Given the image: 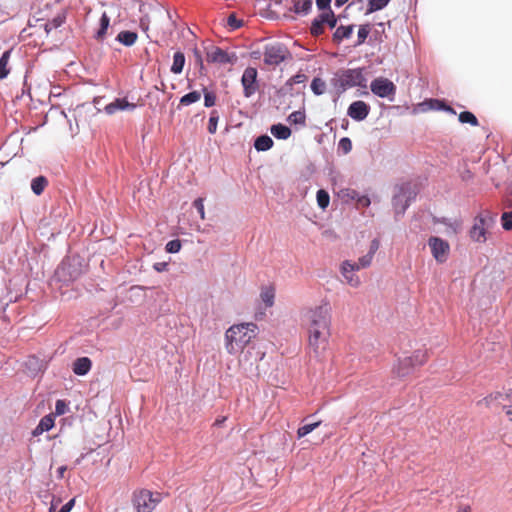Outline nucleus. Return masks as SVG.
<instances>
[{"label": "nucleus", "instance_id": "0eeeda50", "mask_svg": "<svg viewBox=\"0 0 512 512\" xmlns=\"http://www.w3.org/2000/svg\"><path fill=\"white\" fill-rule=\"evenodd\" d=\"M373 257L374 256L367 253L360 257L358 262H353L350 260H345L342 262L341 274L351 287H358L361 283L360 278L355 274V271H358L361 268L369 267L371 265Z\"/></svg>", "mask_w": 512, "mask_h": 512}, {"label": "nucleus", "instance_id": "5701e85b", "mask_svg": "<svg viewBox=\"0 0 512 512\" xmlns=\"http://www.w3.org/2000/svg\"><path fill=\"white\" fill-rule=\"evenodd\" d=\"M270 132L275 138L286 140L291 135V128L285 124L277 123L270 127Z\"/></svg>", "mask_w": 512, "mask_h": 512}, {"label": "nucleus", "instance_id": "c85d7f7f", "mask_svg": "<svg viewBox=\"0 0 512 512\" xmlns=\"http://www.w3.org/2000/svg\"><path fill=\"white\" fill-rule=\"evenodd\" d=\"M109 25H110V17L107 15L106 12H103L100 17V20H99V29L97 30V32L95 34V38L97 40H102L105 37L107 30L109 28Z\"/></svg>", "mask_w": 512, "mask_h": 512}, {"label": "nucleus", "instance_id": "4d7b16f0", "mask_svg": "<svg viewBox=\"0 0 512 512\" xmlns=\"http://www.w3.org/2000/svg\"><path fill=\"white\" fill-rule=\"evenodd\" d=\"M379 247H380V241L377 238H374L370 243L369 251L367 253L374 256V254L377 252Z\"/></svg>", "mask_w": 512, "mask_h": 512}, {"label": "nucleus", "instance_id": "7c9ffc66", "mask_svg": "<svg viewBox=\"0 0 512 512\" xmlns=\"http://www.w3.org/2000/svg\"><path fill=\"white\" fill-rule=\"evenodd\" d=\"M47 184L48 181L45 176H37L33 178L31 181V190L35 195L39 196L43 193Z\"/></svg>", "mask_w": 512, "mask_h": 512}, {"label": "nucleus", "instance_id": "e433bc0d", "mask_svg": "<svg viewBox=\"0 0 512 512\" xmlns=\"http://www.w3.org/2000/svg\"><path fill=\"white\" fill-rule=\"evenodd\" d=\"M26 367L31 373L37 374L42 371L43 362L36 356H30L26 361Z\"/></svg>", "mask_w": 512, "mask_h": 512}, {"label": "nucleus", "instance_id": "bf43d9fd", "mask_svg": "<svg viewBox=\"0 0 512 512\" xmlns=\"http://www.w3.org/2000/svg\"><path fill=\"white\" fill-rule=\"evenodd\" d=\"M167 267H168L167 262H156L153 265L154 270H156L157 272H164L167 270Z\"/></svg>", "mask_w": 512, "mask_h": 512}, {"label": "nucleus", "instance_id": "393cba45", "mask_svg": "<svg viewBox=\"0 0 512 512\" xmlns=\"http://www.w3.org/2000/svg\"><path fill=\"white\" fill-rule=\"evenodd\" d=\"M186 58L185 54L182 51H177L173 55V63L170 68V71L174 74L182 73L185 66Z\"/></svg>", "mask_w": 512, "mask_h": 512}, {"label": "nucleus", "instance_id": "6ab92c4d", "mask_svg": "<svg viewBox=\"0 0 512 512\" xmlns=\"http://www.w3.org/2000/svg\"><path fill=\"white\" fill-rule=\"evenodd\" d=\"M55 416L53 413L43 416L37 426L32 430L31 434L33 437L42 435L44 432H48L54 427Z\"/></svg>", "mask_w": 512, "mask_h": 512}, {"label": "nucleus", "instance_id": "a19ab883", "mask_svg": "<svg viewBox=\"0 0 512 512\" xmlns=\"http://www.w3.org/2000/svg\"><path fill=\"white\" fill-rule=\"evenodd\" d=\"M288 122L294 125H305L306 122V114L304 110H297L292 112L288 118Z\"/></svg>", "mask_w": 512, "mask_h": 512}, {"label": "nucleus", "instance_id": "9d476101", "mask_svg": "<svg viewBox=\"0 0 512 512\" xmlns=\"http://www.w3.org/2000/svg\"><path fill=\"white\" fill-rule=\"evenodd\" d=\"M426 361V353L416 350L412 356H406L398 359V364L393 368L394 374L403 378L409 375L417 366H421Z\"/></svg>", "mask_w": 512, "mask_h": 512}, {"label": "nucleus", "instance_id": "c03bdc74", "mask_svg": "<svg viewBox=\"0 0 512 512\" xmlns=\"http://www.w3.org/2000/svg\"><path fill=\"white\" fill-rule=\"evenodd\" d=\"M182 247L181 241L179 239H173L167 242L165 246V250L167 253L174 254L180 251Z\"/></svg>", "mask_w": 512, "mask_h": 512}, {"label": "nucleus", "instance_id": "7ed1b4c3", "mask_svg": "<svg viewBox=\"0 0 512 512\" xmlns=\"http://www.w3.org/2000/svg\"><path fill=\"white\" fill-rule=\"evenodd\" d=\"M85 261L79 255L65 257L58 266L56 273L63 282L74 281L79 278L85 269Z\"/></svg>", "mask_w": 512, "mask_h": 512}, {"label": "nucleus", "instance_id": "79ce46f5", "mask_svg": "<svg viewBox=\"0 0 512 512\" xmlns=\"http://www.w3.org/2000/svg\"><path fill=\"white\" fill-rule=\"evenodd\" d=\"M321 424V421H316L313 423H306L302 426H300L297 430V436L298 438L305 437L309 433H311L313 430H315L319 425Z\"/></svg>", "mask_w": 512, "mask_h": 512}, {"label": "nucleus", "instance_id": "ea45409f", "mask_svg": "<svg viewBox=\"0 0 512 512\" xmlns=\"http://www.w3.org/2000/svg\"><path fill=\"white\" fill-rule=\"evenodd\" d=\"M316 200L319 208L325 210L329 206L330 195L326 190L319 189L316 193Z\"/></svg>", "mask_w": 512, "mask_h": 512}, {"label": "nucleus", "instance_id": "b1692460", "mask_svg": "<svg viewBox=\"0 0 512 512\" xmlns=\"http://www.w3.org/2000/svg\"><path fill=\"white\" fill-rule=\"evenodd\" d=\"M137 37L138 35L136 32L130 30H123L120 33H118L116 40L122 45L130 47L136 42Z\"/></svg>", "mask_w": 512, "mask_h": 512}, {"label": "nucleus", "instance_id": "423d86ee", "mask_svg": "<svg viewBox=\"0 0 512 512\" xmlns=\"http://www.w3.org/2000/svg\"><path fill=\"white\" fill-rule=\"evenodd\" d=\"M417 192L412 188L411 183L405 182L396 186L392 198V205L396 216L403 215L410 203L415 200Z\"/></svg>", "mask_w": 512, "mask_h": 512}, {"label": "nucleus", "instance_id": "412c9836", "mask_svg": "<svg viewBox=\"0 0 512 512\" xmlns=\"http://www.w3.org/2000/svg\"><path fill=\"white\" fill-rule=\"evenodd\" d=\"M355 25H340L336 27L333 35L332 40L336 44H340L343 40L349 39L354 31Z\"/></svg>", "mask_w": 512, "mask_h": 512}, {"label": "nucleus", "instance_id": "4468645a", "mask_svg": "<svg viewBox=\"0 0 512 512\" xmlns=\"http://www.w3.org/2000/svg\"><path fill=\"white\" fill-rule=\"evenodd\" d=\"M309 333V348L313 350L316 356L325 350L328 338L330 336V329L308 328Z\"/></svg>", "mask_w": 512, "mask_h": 512}, {"label": "nucleus", "instance_id": "052dcab7", "mask_svg": "<svg viewBox=\"0 0 512 512\" xmlns=\"http://www.w3.org/2000/svg\"><path fill=\"white\" fill-rule=\"evenodd\" d=\"M291 90H292V86H287V82H286L284 86H282L281 88H279V89L277 90V94H278L279 96H285V95H287Z\"/></svg>", "mask_w": 512, "mask_h": 512}, {"label": "nucleus", "instance_id": "ddd939ff", "mask_svg": "<svg viewBox=\"0 0 512 512\" xmlns=\"http://www.w3.org/2000/svg\"><path fill=\"white\" fill-rule=\"evenodd\" d=\"M371 92L380 98H388L393 100V97L396 94V86L395 84L384 77H377L372 80L370 84Z\"/></svg>", "mask_w": 512, "mask_h": 512}, {"label": "nucleus", "instance_id": "a18cd8bd", "mask_svg": "<svg viewBox=\"0 0 512 512\" xmlns=\"http://www.w3.org/2000/svg\"><path fill=\"white\" fill-rule=\"evenodd\" d=\"M204 95V106L210 108L216 103V95L212 91H208L206 88H203Z\"/></svg>", "mask_w": 512, "mask_h": 512}, {"label": "nucleus", "instance_id": "f257e3e1", "mask_svg": "<svg viewBox=\"0 0 512 512\" xmlns=\"http://www.w3.org/2000/svg\"><path fill=\"white\" fill-rule=\"evenodd\" d=\"M258 327L255 323H241L229 327L225 332V347L229 354L242 351L256 337Z\"/></svg>", "mask_w": 512, "mask_h": 512}, {"label": "nucleus", "instance_id": "49530a36", "mask_svg": "<svg viewBox=\"0 0 512 512\" xmlns=\"http://www.w3.org/2000/svg\"><path fill=\"white\" fill-rule=\"evenodd\" d=\"M227 25L231 31H235L242 27L243 21L238 19L235 14H230L227 18Z\"/></svg>", "mask_w": 512, "mask_h": 512}, {"label": "nucleus", "instance_id": "4c0bfd02", "mask_svg": "<svg viewBox=\"0 0 512 512\" xmlns=\"http://www.w3.org/2000/svg\"><path fill=\"white\" fill-rule=\"evenodd\" d=\"M310 88L316 96H320L325 92L326 83L322 78L314 77L311 81Z\"/></svg>", "mask_w": 512, "mask_h": 512}, {"label": "nucleus", "instance_id": "72a5a7b5", "mask_svg": "<svg viewBox=\"0 0 512 512\" xmlns=\"http://www.w3.org/2000/svg\"><path fill=\"white\" fill-rule=\"evenodd\" d=\"M371 32V24L366 23L359 26L357 33V42L354 44V47H358L364 44Z\"/></svg>", "mask_w": 512, "mask_h": 512}, {"label": "nucleus", "instance_id": "13d9d810", "mask_svg": "<svg viewBox=\"0 0 512 512\" xmlns=\"http://www.w3.org/2000/svg\"><path fill=\"white\" fill-rule=\"evenodd\" d=\"M193 54L195 57V62L200 66V69H203L204 65L201 52L197 48H194Z\"/></svg>", "mask_w": 512, "mask_h": 512}, {"label": "nucleus", "instance_id": "69168bd1", "mask_svg": "<svg viewBox=\"0 0 512 512\" xmlns=\"http://www.w3.org/2000/svg\"><path fill=\"white\" fill-rule=\"evenodd\" d=\"M261 55H262V53L260 51L251 52V58L256 59V60L260 59Z\"/></svg>", "mask_w": 512, "mask_h": 512}, {"label": "nucleus", "instance_id": "09e8293b", "mask_svg": "<svg viewBox=\"0 0 512 512\" xmlns=\"http://www.w3.org/2000/svg\"><path fill=\"white\" fill-rule=\"evenodd\" d=\"M502 228L506 231L512 230V211L504 212L501 216Z\"/></svg>", "mask_w": 512, "mask_h": 512}, {"label": "nucleus", "instance_id": "37998d69", "mask_svg": "<svg viewBox=\"0 0 512 512\" xmlns=\"http://www.w3.org/2000/svg\"><path fill=\"white\" fill-rule=\"evenodd\" d=\"M218 121H219V114H218L217 110H212L210 112V117H209L208 127H207L208 132L210 134L216 133Z\"/></svg>", "mask_w": 512, "mask_h": 512}, {"label": "nucleus", "instance_id": "f3484780", "mask_svg": "<svg viewBox=\"0 0 512 512\" xmlns=\"http://www.w3.org/2000/svg\"><path fill=\"white\" fill-rule=\"evenodd\" d=\"M137 108L135 103H130L127 98H115L113 102L104 107L107 115H113L116 111H134Z\"/></svg>", "mask_w": 512, "mask_h": 512}, {"label": "nucleus", "instance_id": "20e7f679", "mask_svg": "<svg viewBox=\"0 0 512 512\" xmlns=\"http://www.w3.org/2000/svg\"><path fill=\"white\" fill-rule=\"evenodd\" d=\"M497 219V214L484 210L474 218V224L469 231L470 238L478 243L487 240V232L492 228Z\"/></svg>", "mask_w": 512, "mask_h": 512}, {"label": "nucleus", "instance_id": "680f3d73", "mask_svg": "<svg viewBox=\"0 0 512 512\" xmlns=\"http://www.w3.org/2000/svg\"><path fill=\"white\" fill-rule=\"evenodd\" d=\"M66 470H67V467L64 466V465L58 467L57 468V477L60 478V479L63 478L64 477V473H65Z\"/></svg>", "mask_w": 512, "mask_h": 512}, {"label": "nucleus", "instance_id": "603ef678", "mask_svg": "<svg viewBox=\"0 0 512 512\" xmlns=\"http://www.w3.org/2000/svg\"><path fill=\"white\" fill-rule=\"evenodd\" d=\"M306 75L303 74V73H297L295 74L294 76H292L291 78H289L286 82H287V86H292L294 84H301V83H304L305 80H306Z\"/></svg>", "mask_w": 512, "mask_h": 512}, {"label": "nucleus", "instance_id": "bb28decb", "mask_svg": "<svg viewBox=\"0 0 512 512\" xmlns=\"http://www.w3.org/2000/svg\"><path fill=\"white\" fill-rule=\"evenodd\" d=\"M65 21H66L65 13L58 14L53 19L44 23L43 28H44L46 34L49 35L53 29H57V28L61 27L65 23Z\"/></svg>", "mask_w": 512, "mask_h": 512}, {"label": "nucleus", "instance_id": "f704fd0d", "mask_svg": "<svg viewBox=\"0 0 512 512\" xmlns=\"http://www.w3.org/2000/svg\"><path fill=\"white\" fill-rule=\"evenodd\" d=\"M201 98V93L197 90H194V91H191L185 95H183L181 98H180V101H179V107L180 106H189L191 104H194L196 102H198Z\"/></svg>", "mask_w": 512, "mask_h": 512}, {"label": "nucleus", "instance_id": "2eb2a0df", "mask_svg": "<svg viewBox=\"0 0 512 512\" xmlns=\"http://www.w3.org/2000/svg\"><path fill=\"white\" fill-rule=\"evenodd\" d=\"M428 245L436 262L442 264L447 261L450 251V245L448 241L438 236H431L428 239Z\"/></svg>", "mask_w": 512, "mask_h": 512}, {"label": "nucleus", "instance_id": "c9c22d12", "mask_svg": "<svg viewBox=\"0 0 512 512\" xmlns=\"http://www.w3.org/2000/svg\"><path fill=\"white\" fill-rule=\"evenodd\" d=\"M390 0H368L366 15L380 11L384 9Z\"/></svg>", "mask_w": 512, "mask_h": 512}, {"label": "nucleus", "instance_id": "e2e57ef3", "mask_svg": "<svg viewBox=\"0 0 512 512\" xmlns=\"http://www.w3.org/2000/svg\"><path fill=\"white\" fill-rule=\"evenodd\" d=\"M102 99H103V97H95V98L93 99V103H94L95 107L97 108V111H98V112H100V111H101V109H100V108H98V105H100V102L102 101Z\"/></svg>", "mask_w": 512, "mask_h": 512}, {"label": "nucleus", "instance_id": "aec40b11", "mask_svg": "<svg viewBox=\"0 0 512 512\" xmlns=\"http://www.w3.org/2000/svg\"><path fill=\"white\" fill-rule=\"evenodd\" d=\"M92 368V361L89 357H78L72 364V371L77 376H85Z\"/></svg>", "mask_w": 512, "mask_h": 512}, {"label": "nucleus", "instance_id": "3c124183", "mask_svg": "<svg viewBox=\"0 0 512 512\" xmlns=\"http://www.w3.org/2000/svg\"><path fill=\"white\" fill-rule=\"evenodd\" d=\"M192 206L196 209L201 219L205 218L204 199L202 197L196 198Z\"/></svg>", "mask_w": 512, "mask_h": 512}, {"label": "nucleus", "instance_id": "dca6fc26", "mask_svg": "<svg viewBox=\"0 0 512 512\" xmlns=\"http://www.w3.org/2000/svg\"><path fill=\"white\" fill-rule=\"evenodd\" d=\"M370 111L371 107L368 103L356 100L349 105L347 115L354 121L361 122L368 117Z\"/></svg>", "mask_w": 512, "mask_h": 512}, {"label": "nucleus", "instance_id": "8fccbe9b", "mask_svg": "<svg viewBox=\"0 0 512 512\" xmlns=\"http://www.w3.org/2000/svg\"><path fill=\"white\" fill-rule=\"evenodd\" d=\"M68 410V405L66 403L65 400H57L56 403H55V412H54V416H60V415H63L67 412Z\"/></svg>", "mask_w": 512, "mask_h": 512}, {"label": "nucleus", "instance_id": "4be33fe9", "mask_svg": "<svg viewBox=\"0 0 512 512\" xmlns=\"http://www.w3.org/2000/svg\"><path fill=\"white\" fill-rule=\"evenodd\" d=\"M424 105H428L432 110L444 111L456 115V111L443 99L430 98L425 100Z\"/></svg>", "mask_w": 512, "mask_h": 512}, {"label": "nucleus", "instance_id": "f8f14e48", "mask_svg": "<svg viewBox=\"0 0 512 512\" xmlns=\"http://www.w3.org/2000/svg\"><path fill=\"white\" fill-rule=\"evenodd\" d=\"M240 82L243 87L244 97H252L260 88L257 68L251 66L245 68L242 73Z\"/></svg>", "mask_w": 512, "mask_h": 512}, {"label": "nucleus", "instance_id": "2f4dec72", "mask_svg": "<svg viewBox=\"0 0 512 512\" xmlns=\"http://www.w3.org/2000/svg\"><path fill=\"white\" fill-rule=\"evenodd\" d=\"M260 298L266 307H272L275 299V290L271 286L262 288Z\"/></svg>", "mask_w": 512, "mask_h": 512}, {"label": "nucleus", "instance_id": "39448f33", "mask_svg": "<svg viewBox=\"0 0 512 512\" xmlns=\"http://www.w3.org/2000/svg\"><path fill=\"white\" fill-rule=\"evenodd\" d=\"M331 310L332 308L328 302H323L310 309L305 315L308 328L330 329Z\"/></svg>", "mask_w": 512, "mask_h": 512}, {"label": "nucleus", "instance_id": "6e6d98bb", "mask_svg": "<svg viewBox=\"0 0 512 512\" xmlns=\"http://www.w3.org/2000/svg\"><path fill=\"white\" fill-rule=\"evenodd\" d=\"M355 202L359 207L363 208L369 207L371 204V200L366 194H360Z\"/></svg>", "mask_w": 512, "mask_h": 512}, {"label": "nucleus", "instance_id": "de8ad7c7", "mask_svg": "<svg viewBox=\"0 0 512 512\" xmlns=\"http://www.w3.org/2000/svg\"><path fill=\"white\" fill-rule=\"evenodd\" d=\"M352 150V141L348 137H342L338 143V151H342L344 154L349 153Z\"/></svg>", "mask_w": 512, "mask_h": 512}, {"label": "nucleus", "instance_id": "6e6552de", "mask_svg": "<svg viewBox=\"0 0 512 512\" xmlns=\"http://www.w3.org/2000/svg\"><path fill=\"white\" fill-rule=\"evenodd\" d=\"M161 500L160 493L142 489L134 492L132 503L137 512H152Z\"/></svg>", "mask_w": 512, "mask_h": 512}, {"label": "nucleus", "instance_id": "9b49d317", "mask_svg": "<svg viewBox=\"0 0 512 512\" xmlns=\"http://www.w3.org/2000/svg\"><path fill=\"white\" fill-rule=\"evenodd\" d=\"M341 16H336L334 11L321 12L315 17L310 26V33L314 37H318L324 33V26L327 25L330 29H336L338 20Z\"/></svg>", "mask_w": 512, "mask_h": 512}, {"label": "nucleus", "instance_id": "338daca9", "mask_svg": "<svg viewBox=\"0 0 512 512\" xmlns=\"http://www.w3.org/2000/svg\"><path fill=\"white\" fill-rule=\"evenodd\" d=\"M225 421H226V417H222V418L216 419L214 425L221 426Z\"/></svg>", "mask_w": 512, "mask_h": 512}, {"label": "nucleus", "instance_id": "0e129e2a", "mask_svg": "<svg viewBox=\"0 0 512 512\" xmlns=\"http://www.w3.org/2000/svg\"><path fill=\"white\" fill-rule=\"evenodd\" d=\"M349 0H335L334 5L336 8H340L345 5Z\"/></svg>", "mask_w": 512, "mask_h": 512}, {"label": "nucleus", "instance_id": "a211bd4d", "mask_svg": "<svg viewBox=\"0 0 512 512\" xmlns=\"http://www.w3.org/2000/svg\"><path fill=\"white\" fill-rule=\"evenodd\" d=\"M209 62H215L219 64H234L237 60L235 53L229 54L220 47L214 48V50L207 54Z\"/></svg>", "mask_w": 512, "mask_h": 512}, {"label": "nucleus", "instance_id": "774afa93", "mask_svg": "<svg viewBox=\"0 0 512 512\" xmlns=\"http://www.w3.org/2000/svg\"><path fill=\"white\" fill-rule=\"evenodd\" d=\"M505 408H506L507 416L510 418V420H512V406L511 405L507 406V407L505 406Z\"/></svg>", "mask_w": 512, "mask_h": 512}, {"label": "nucleus", "instance_id": "cd10ccee", "mask_svg": "<svg viewBox=\"0 0 512 512\" xmlns=\"http://www.w3.org/2000/svg\"><path fill=\"white\" fill-rule=\"evenodd\" d=\"M293 2V11L296 14L307 15L312 9V0H292Z\"/></svg>", "mask_w": 512, "mask_h": 512}, {"label": "nucleus", "instance_id": "5fc2aeb1", "mask_svg": "<svg viewBox=\"0 0 512 512\" xmlns=\"http://www.w3.org/2000/svg\"><path fill=\"white\" fill-rule=\"evenodd\" d=\"M331 1L332 0H316V6L318 10L322 12L331 11Z\"/></svg>", "mask_w": 512, "mask_h": 512}, {"label": "nucleus", "instance_id": "c756f323", "mask_svg": "<svg viewBox=\"0 0 512 512\" xmlns=\"http://www.w3.org/2000/svg\"><path fill=\"white\" fill-rule=\"evenodd\" d=\"M11 53V49L5 50L0 57V80L5 79L9 75L10 69L8 68V63Z\"/></svg>", "mask_w": 512, "mask_h": 512}, {"label": "nucleus", "instance_id": "473e14b6", "mask_svg": "<svg viewBox=\"0 0 512 512\" xmlns=\"http://www.w3.org/2000/svg\"><path fill=\"white\" fill-rule=\"evenodd\" d=\"M61 502V499H56L55 496H52L51 505L49 507L48 512H56V506ZM75 505V498L70 499L67 503H65L59 511L57 512H70Z\"/></svg>", "mask_w": 512, "mask_h": 512}, {"label": "nucleus", "instance_id": "58836bf2", "mask_svg": "<svg viewBox=\"0 0 512 512\" xmlns=\"http://www.w3.org/2000/svg\"><path fill=\"white\" fill-rule=\"evenodd\" d=\"M459 122L462 124H470L471 126H478L479 122L477 117L470 111L465 110L460 112L458 116Z\"/></svg>", "mask_w": 512, "mask_h": 512}, {"label": "nucleus", "instance_id": "1a4fd4ad", "mask_svg": "<svg viewBox=\"0 0 512 512\" xmlns=\"http://www.w3.org/2000/svg\"><path fill=\"white\" fill-rule=\"evenodd\" d=\"M264 63L269 66H278L291 58V53L285 44L274 42L264 47Z\"/></svg>", "mask_w": 512, "mask_h": 512}, {"label": "nucleus", "instance_id": "864d4df0", "mask_svg": "<svg viewBox=\"0 0 512 512\" xmlns=\"http://www.w3.org/2000/svg\"><path fill=\"white\" fill-rule=\"evenodd\" d=\"M342 197L347 198V200L356 201L360 193L354 189H343L341 190Z\"/></svg>", "mask_w": 512, "mask_h": 512}, {"label": "nucleus", "instance_id": "f03ea898", "mask_svg": "<svg viewBox=\"0 0 512 512\" xmlns=\"http://www.w3.org/2000/svg\"><path fill=\"white\" fill-rule=\"evenodd\" d=\"M365 68L341 69L331 79V85L341 95L352 87L367 88V78L364 75Z\"/></svg>", "mask_w": 512, "mask_h": 512}, {"label": "nucleus", "instance_id": "a878e982", "mask_svg": "<svg viewBox=\"0 0 512 512\" xmlns=\"http://www.w3.org/2000/svg\"><path fill=\"white\" fill-rule=\"evenodd\" d=\"M273 143V139L269 135L262 134L256 137L254 141V148L257 151H267L273 146Z\"/></svg>", "mask_w": 512, "mask_h": 512}]
</instances>
